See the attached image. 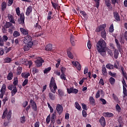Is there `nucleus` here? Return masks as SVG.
<instances>
[{
    "label": "nucleus",
    "instance_id": "obj_1",
    "mask_svg": "<svg viewBox=\"0 0 127 127\" xmlns=\"http://www.w3.org/2000/svg\"><path fill=\"white\" fill-rule=\"evenodd\" d=\"M97 50H98V52L100 53V55L101 56H105V48L106 47V43L105 41L103 39H100L98 43H97V45H96Z\"/></svg>",
    "mask_w": 127,
    "mask_h": 127
},
{
    "label": "nucleus",
    "instance_id": "obj_2",
    "mask_svg": "<svg viewBox=\"0 0 127 127\" xmlns=\"http://www.w3.org/2000/svg\"><path fill=\"white\" fill-rule=\"evenodd\" d=\"M120 67L122 72V75L124 76L122 80V84H123V94H124L123 98H125L127 97V89L125 87H127V84H126V81H125V79H124V78L127 80V74L124 72V67H123V66H120Z\"/></svg>",
    "mask_w": 127,
    "mask_h": 127
},
{
    "label": "nucleus",
    "instance_id": "obj_3",
    "mask_svg": "<svg viewBox=\"0 0 127 127\" xmlns=\"http://www.w3.org/2000/svg\"><path fill=\"white\" fill-rule=\"evenodd\" d=\"M15 13H16V15L19 16V18L17 19V22L18 24L23 25L24 24V14L22 12L20 13V10H19V7H17V8H15Z\"/></svg>",
    "mask_w": 127,
    "mask_h": 127
},
{
    "label": "nucleus",
    "instance_id": "obj_4",
    "mask_svg": "<svg viewBox=\"0 0 127 127\" xmlns=\"http://www.w3.org/2000/svg\"><path fill=\"white\" fill-rule=\"evenodd\" d=\"M115 43H116V47L117 49H114V52L113 54L114 55V59H118V56L119 55V52H121V45L119 43V41L117 39H115Z\"/></svg>",
    "mask_w": 127,
    "mask_h": 127
},
{
    "label": "nucleus",
    "instance_id": "obj_5",
    "mask_svg": "<svg viewBox=\"0 0 127 127\" xmlns=\"http://www.w3.org/2000/svg\"><path fill=\"white\" fill-rule=\"evenodd\" d=\"M49 87L50 88V90H51V92L55 94L56 91L58 88L57 86V84L55 82V78L54 77H52L51 79V82H50V84L49 85Z\"/></svg>",
    "mask_w": 127,
    "mask_h": 127
},
{
    "label": "nucleus",
    "instance_id": "obj_6",
    "mask_svg": "<svg viewBox=\"0 0 127 127\" xmlns=\"http://www.w3.org/2000/svg\"><path fill=\"white\" fill-rule=\"evenodd\" d=\"M23 43L25 44H33L32 42V37L30 35H27L23 38Z\"/></svg>",
    "mask_w": 127,
    "mask_h": 127
},
{
    "label": "nucleus",
    "instance_id": "obj_7",
    "mask_svg": "<svg viewBox=\"0 0 127 127\" xmlns=\"http://www.w3.org/2000/svg\"><path fill=\"white\" fill-rule=\"evenodd\" d=\"M30 103L31 104V105L30 106V108L32 109L33 111H37V105H36V103H35V102L33 101V100L31 99L30 100Z\"/></svg>",
    "mask_w": 127,
    "mask_h": 127
},
{
    "label": "nucleus",
    "instance_id": "obj_8",
    "mask_svg": "<svg viewBox=\"0 0 127 127\" xmlns=\"http://www.w3.org/2000/svg\"><path fill=\"white\" fill-rule=\"evenodd\" d=\"M56 110H57L58 114H59V115H62V113H63V111H64V108L63 107V106H62V105L58 104V105H57Z\"/></svg>",
    "mask_w": 127,
    "mask_h": 127
},
{
    "label": "nucleus",
    "instance_id": "obj_9",
    "mask_svg": "<svg viewBox=\"0 0 127 127\" xmlns=\"http://www.w3.org/2000/svg\"><path fill=\"white\" fill-rule=\"evenodd\" d=\"M11 114V111H9V112H7V110L4 111L3 113V115L2 116V119H4L6 117H7V119L8 120H9L10 119V115Z\"/></svg>",
    "mask_w": 127,
    "mask_h": 127
},
{
    "label": "nucleus",
    "instance_id": "obj_10",
    "mask_svg": "<svg viewBox=\"0 0 127 127\" xmlns=\"http://www.w3.org/2000/svg\"><path fill=\"white\" fill-rule=\"evenodd\" d=\"M5 91H6V85L5 84H3V85L2 86V88L0 90V92H1V93H0V98H3V97L4 96V94H5Z\"/></svg>",
    "mask_w": 127,
    "mask_h": 127
},
{
    "label": "nucleus",
    "instance_id": "obj_11",
    "mask_svg": "<svg viewBox=\"0 0 127 127\" xmlns=\"http://www.w3.org/2000/svg\"><path fill=\"white\" fill-rule=\"evenodd\" d=\"M67 93L68 94H77L78 93V90L76 89H74L73 87H70L69 88L67 89Z\"/></svg>",
    "mask_w": 127,
    "mask_h": 127
},
{
    "label": "nucleus",
    "instance_id": "obj_12",
    "mask_svg": "<svg viewBox=\"0 0 127 127\" xmlns=\"http://www.w3.org/2000/svg\"><path fill=\"white\" fill-rule=\"evenodd\" d=\"M105 27H106V24L100 25V26H99V28L96 29V32H100L101 31H105L104 29H105Z\"/></svg>",
    "mask_w": 127,
    "mask_h": 127
},
{
    "label": "nucleus",
    "instance_id": "obj_13",
    "mask_svg": "<svg viewBox=\"0 0 127 127\" xmlns=\"http://www.w3.org/2000/svg\"><path fill=\"white\" fill-rule=\"evenodd\" d=\"M26 45H24V47H23V50L24 52H27L29 51L30 48L32 47L33 46V44H26Z\"/></svg>",
    "mask_w": 127,
    "mask_h": 127
},
{
    "label": "nucleus",
    "instance_id": "obj_14",
    "mask_svg": "<svg viewBox=\"0 0 127 127\" xmlns=\"http://www.w3.org/2000/svg\"><path fill=\"white\" fill-rule=\"evenodd\" d=\"M51 3H52V6H53L55 10L58 9V10H60L61 6L59 5L58 3L54 2L53 1H51Z\"/></svg>",
    "mask_w": 127,
    "mask_h": 127
},
{
    "label": "nucleus",
    "instance_id": "obj_15",
    "mask_svg": "<svg viewBox=\"0 0 127 127\" xmlns=\"http://www.w3.org/2000/svg\"><path fill=\"white\" fill-rule=\"evenodd\" d=\"M72 64L75 66V67L77 68V69L78 71H80L81 70V65H80V64L78 62H72Z\"/></svg>",
    "mask_w": 127,
    "mask_h": 127
},
{
    "label": "nucleus",
    "instance_id": "obj_16",
    "mask_svg": "<svg viewBox=\"0 0 127 127\" xmlns=\"http://www.w3.org/2000/svg\"><path fill=\"white\" fill-rule=\"evenodd\" d=\"M113 16L114 17V18L115 19V20H116L117 21H120V17H119V14H118V12H117V11L113 12Z\"/></svg>",
    "mask_w": 127,
    "mask_h": 127
},
{
    "label": "nucleus",
    "instance_id": "obj_17",
    "mask_svg": "<svg viewBox=\"0 0 127 127\" xmlns=\"http://www.w3.org/2000/svg\"><path fill=\"white\" fill-rule=\"evenodd\" d=\"M50 120H51V122H52V124H55L56 122V112H54V113L52 114V116L50 117Z\"/></svg>",
    "mask_w": 127,
    "mask_h": 127
},
{
    "label": "nucleus",
    "instance_id": "obj_18",
    "mask_svg": "<svg viewBox=\"0 0 127 127\" xmlns=\"http://www.w3.org/2000/svg\"><path fill=\"white\" fill-rule=\"evenodd\" d=\"M76 42V40L75 39V37L73 35H71V36H70V44H71V46L73 47L75 46V43Z\"/></svg>",
    "mask_w": 127,
    "mask_h": 127
},
{
    "label": "nucleus",
    "instance_id": "obj_19",
    "mask_svg": "<svg viewBox=\"0 0 127 127\" xmlns=\"http://www.w3.org/2000/svg\"><path fill=\"white\" fill-rule=\"evenodd\" d=\"M100 124L101 127H105L106 123H105V119H104V117H100Z\"/></svg>",
    "mask_w": 127,
    "mask_h": 127
},
{
    "label": "nucleus",
    "instance_id": "obj_20",
    "mask_svg": "<svg viewBox=\"0 0 127 127\" xmlns=\"http://www.w3.org/2000/svg\"><path fill=\"white\" fill-rule=\"evenodd\" d=\"M19 30L20 31V32L22 34V35L24 36L27 35L28 34V30L27 29H25L23 28H19Z\"/></svg>",
    "mask_w": 127,
    "mask_h": 127
},
{
    "label": "nucleus",
    "instance_id": "obj_21",
    "mask_svg": "<svg viewBox=\"0 0 127 127\" xmlns=\"http://www.w3.org/2000/svg\"><path fill=\"white\" fill-rule=\"evenodd\" d=\"M32 12V7L31 6H28L26 9V15L28 16L30 15V13Z\"/></svg>",
    "mask_w": 127,
    "mask_h": 127
},
{
    "label": "nucleus",
    "instance_id": "obj_22",
    "mask_svg": "<svg viewBox=\"0 0 127 127\" xmlns=\"http://www.w3.org/2000/svg\"><path fill=\"white\" fill-rule=\"evenodd\" d=\"M100 95H104L103 90H98V91H97V93L96 94V98L98 99L100 98V97L101 96Z\"/></svg>",
    "mask_w": 127,
    "mask_h": 127
},
{
    "label": "nucleus",
    "instance_id": "obj_23",
    "mask_svg": "<svg viewBox=\"0 0 127 127\" xmlns=\"http://www.w3.org/2000/svg\"><path fill=\"white\" fill-rule=\"evenodd\" d=\"M35 63L36 64V65L37 67H40L42 66V64L44 63V60H37L35 61Z\"/></svg>",
    "mask_w": 127,
    "mask_h": 127
},
{
    "label": "nucleus",
    "instance_id": "obj_24",
    "mask_svg": "<svg viewBox=\"0 0 127 127\" xmlns=\"http://www.w3.org/2000/svg\"><path fill=\"white\" fill-rule=\"evenodd\" d=\"M103 116L105 118H111L114 116V115L112 113L106 112L103 113Z\"/></svg>",
    "mask_w": 127,
    "mask_h": 127
},
{
    "label": "nucleus",
    "instance_id": "obj_25",
    "mask_svg": "<svg viewBox=\"0 0 127 127\" xmlns=\"http://www.w3.org/2000/svg\"><path fill=\"white\" fill-rule=\"evenodd\" d=\"M34 29L37 31H40L42 29L41 25H40L38 23H36V24L34 25Z\"/></svg>",
    "mask_w": 127,
    "mask_h": 127
},
{
    "label": "nucleus",
    "instance_id": "obj_26",
    "mask_svg": "<svg viewBox=\"0 0 127 127\" xmlns=\"http://www.w3.org/2000/svg\"><path fill=\"white\" fill-rule=\"evenodd\" d=\"M7 4L6 2L4 1L2 2V4L1 5V8L2 11H5L6 10V8L7 7Z\"/></svg>",
    "mask_w": 127,
    "mask_h": 127
},
{
    "label": "nucleus",
    "instance_id": "obj_27",
    "mask_svg": "<svg viewBox=\"0 0 127 127\" xmlns=\"http://www.w3.org/2000/svg\"><path fill=\"white\" fill-rule=\"evenodd\" d=\"M52 49V45L51 44H49L46 46L45 50L46 51L51 52Z\"/></svg>",
    "mask_w": 127,
    "mask_h": 127
},
{
    "label": "nucleus",
    "instance_id": "obj_28",
    "mask_svg": "<svg viewBox=\"0 0 127 127\" xmlns=\"http://www.w3.org/2000/svg\"><path fill=\"white\" fill-rule=\"evenodd\" d=\"M49 98H50V99H51V100H53V101L56 99V96L55 94H53L52 93H49Z\"/></svg>",
    "mask_w": 127,
    "mask_h": 127
},
{
    "label": "nucleus",
    "instance_id": "obj_29",
    "mask_svg": "<svg viewBox=\"0 0 127 127\" xmlns=\"http://www.w3.org/2000/svg\"><path fill=\"white\" fill-rule=\"evenodd\" d=\"M106 67V68L109 69V70H111V69H113V65L111 64H106V65H105V67Z\"/></svg>",
    "mask_w": 127,
    "mask_h": 127
},
{
    "label": "nucleus",
    "instance_id": "obj_30",
    "mask_svg": "<svg viewBox=\"0 0 127 127\" xmlns=\"http://www.w3.org/2000/svg\"><path fill=\"white\" fill-rule=\"evenodd\" d=\"M8 19H9V20H10V22H11V23L14 24V20H13V17L9 14H8Z\"/></svg>",
    "mask_w": 127,
    "mask_h": 127
},
{
    "label": "nucleus",
    "instance_id": "obj_31",
    "mask_svg": "<svg viewBox=\"0 0 127 127\" xmlns=\"http://www.w3.org/2000/svg\"><path fill=\"white\" fill-rule=\"evenodd\" d=\"M12 36L14 38H17V37L20 36V34L19 33V32H17V31H14L12 33Z\"/></svg>",
    "mask_w": 127,
    "mask_h": 127
},
{
    "label": "nucleus",
    "instance_id": "obj_32",
    "mask_svg": "<svg viewBox=\"0 0 127 127\" xmlns=\"http://www.w3.org/2000/svg\"><path fill=\"white\" fill-rule=\"evenodd\" d=\"M71 49L72 48H69L68 49H67V55L68 56V58L73 59V56L72 55L71 52H70V51H71Z\"/></svg>",
    "mask_w": 127,
    "mask_h": 127
},
{
    "label": "nucleus",
    "instance_id": "obj_33",
    "mask_svg": "<svg viewBox=\"0 0 127 127\" xmlns=\"http://www.w3.org/2000/svg\"><path fill=\"white\" fill-rule=\"evenodd\" d=\"M11 25H12V24H11V23L7 22H6V23H5V25H4L3 28H9V27H10Z\"/></svg>",
    "mask_w": 127,
    "mask_h": 127
},
{
    "label": "nucleus",
    "instance_id": "obj_34",
    "mask_svg": "<svg viewBox=\"0 0 127 127\" xmlns=\"http://www.w3.org/2000/svg\"><path fill=\"white\" fill-rule=\"evenodd\" d=\"M19 121L20 122V124H24L26 122L25 116H23L20 117L19 119Z\"/></svg>",
    "mask_w": 127,
    "mask_h": 127
},
{
    "label": "nucleus",
    "instance_id": "obj_35",
    "mask_svg": "<svg viewBox=\"0 0 127 127\" xmlns=\"http://www.w3.org/2000/svg\"><path fill=\"white\" fill-rule=\"evenodd\" d=\"M95 1L96 4H95V7H97V8H99L100 6V1L101 0H92Z\"/></svg>",
    "mask_w": 127,
    "mask_h": 127
},
{
    "label": "nucleus",
    "instance_id": "obj_36",
    "mask_svg": "<svg viewBox=\"0 0 127 127\" xmlns=\"http://www.w3.org/2000/svg\"><path fill=\"white\" fill-rule=\"evenodd\" d=\"M101 37H102L104 40H106V32L105 31L103 30L101 31Z\"/></svg>",
    "mask_w": 127,
    "mask_h": 127
},
{
    "label": "nucleus",
    "instance_id": "obj_37",
    "mask_svg": "<svg viewBox=\"0 0 127 127\" xmlns=\"http://www.w3.org/2000/svg\"><path fill=\"white\" fill-rule=\"evenodd\" d=\"M10 62H11V58L7 57V58L4 59V63L9 64Z\"/></svg>",
    "mask_w": 127,
    "mask_h": 127
},
{
    "label": "nucleus",
    "instance_id": "obj_38",
    "mask_svg": "<svg viewBox=\"0 0 127 127\" xmlns=\"http://www.w3.org/2000/svg\"><path fill=\"white\" fill-rule=\"evenodd\" d=\"M12 72H10L9 74H8V76H7V80H11L12 79Z\"/></svg>",
    "mask_w": 127,
    "mask_h": 127
},
{
    "label": "nucleus",
    "instance_id": "obj_39",
    "mask_svg": "<svg viewBox=\"0 0 127 127\" xmlns=\"http://www.w3.org/2000/svg\"><path fill=\"white\" fill-rule=\"evenodd\" d=\"M18 83V80H17V77L13 78V82L12 83L13 85L12 86H17Z\"/></svg>",
    "mask_w": 127,
    "mask_h": 127
},
{
    "label": "nucleus",
    "instance_id": "obj_40",
    "mask_svg": "<svg viewBox=\"0 0 127 127\" xmlns=\"http://www.w3.org/2000/svg\"><path fill=\"white\" fill-rule=\"evenodd\" d=\"M114 31L113 24L110 25V26H109V28L108 29V31L110 33H113Z\"/></svg>",
    "mask_w": 127,
    "mask_h": 127
},
{
    "label": "nucleus",
    "instance_id": "obj_41",
    "mask_svg": "<svg viewBox=\"0 0 127 127\" xmlns=\"http://www.w3.org/2000/svg\"><path fill=\"white\" fill-rule=\"evenodd\" d=\"M15 86L16 85H10V86H8V90H12L16 89V86Z\"/></svg>",
    "mask_w": 127,
    "mask_h": 127
},
{
    "label": "nucleus",
    "instance_id": "obj_42",
    "mask_svg": "<svg viewBox=\"0 0 127 127\" xmlns=\"http://www.w3.org/2000/svg\"><path fill=\"white\" fill-rule=\"evenodd\" d=\"M105 5H106V7H109L110 5H111L110 0H105Z\"/></svg>",
    "mask_w": 127,
    "mask_h": 127
},
{
    "label": "nucleus",
    "instance_id": "obj_43",
    "mask_svg": "<svg viewBox=\"0 0 127 127\" xmlns=\"http://www.w3.org/2000/svg\"><path fill=\"white\" fill-rule=\"evenodd\" d=\"M109 83H110V84L113 85L115 83V79L113 78V77H110L109 78Z\"/></svg>",
    "mask_w": 127,
    "mask_h": 127
},
{
    "label": "nucleus",
    "instance_id": "obj_44",
    "mask_svg": "<svg viewBox=\"0 0 127 127\" xmlns=\"http://www.w3.org/2000/svg\"><path fill=\"white\" fill-rule=\"evenodd\" d=\"M51 67L45 68V69L44 70V74H47L48 73H49V72H50V71H51Z\"/></svg>",
    "mask_w": 127,
    "mask_h": 127
},
{
    "label": "nucleus",
    "instance_id": "obj_45",
    "mask_svg": "<svg viewBox=\"0 0 127 127\" xmlns=\"http://www.w3.org/2000/svg\"><path fill=\"white\" fill-rule=\"evenodd\" d=\"M90 103H91V105L92 106L95 105V99L93 97H90Z\"/></svg>",
    "mask_w": 127,
    "mask_h": 127
},
{
    "label": "nucleus",
    "instance_id": "obj_46",
    "mask_svg": "<svg viewBox=\"0 0 127 127\" xmlns=\"http://www.w3.org/2000/svg\"><path fill=\"white\" fill-rule=\"evenodd\" d=\"M39 72V70H38V69L36 68H33L32 69V74H33V75H35V74L38 73Z\"/></svg>",
    "mask_w": 127,
    "mask_h": 127
},
{
    "label": "nucleus",
    "instance_id": "obj_47",
    "mask_svg": "<svg viewBox=\"0 0 127 127\" xmlns=\"http://www.w3.org/2000/svg\"><path fill=\"white\" fill-rule=\"evenodd\" d=\"M10 93L11 94V97L14 96V95H15L16 92H17V89H12Z\"/></svg>",
    "mask_w": 127,
    "mask_h": 127
},
{
    "label": "nucleus",
    "instance_id": "obj_48",
    "mask_svg": "<svg viewBox=\"0 0 127 127\" xmlns=\"http://www.w3.org/2000/svg\"><path fill=\"white\" fill-rule=\"evenodd\" d=\"M82 116L83 118L87 117V110H82Z\"/></svg>",
    "mask_w": 127,
    "mask_h": 127
},
{
    "label": "nucleus",
    "instance_id": "obj_49",
    "mask_svg": "<svg viewBox=\"0 0 127 127\" xmlns=\"http://www.w3.org/2000/svg\"><path fill=\"white\" fill-rule=\"evenodd\" d=\"M60 77L62 80H66V77H65V74L64 73H62Z\"/></svg>",
    "mask_w": 127,
    "mask_h": 127
},
{
    "label": "nucleus",
    "instance_id": "obj_50",
    "mask_svg": "<svg viewBox=\"0 0 127 127\" xmlns=\"http://www.w3.org/2000/svg\"><path fill=\"white\" fill-rule=\"evenodd\" d=\"M52 11H49V12L48 13V17H47V20H51V17H52Z\"/></svg>",
    "mask_w": 127,
    "mask_h": 127
},
{
    "label": "nucleus",
    "instance_id": "obj_51",
    "mask_svg": "<svg viewBox=\"0 0 127 127\" xmlns=\"http://www.w3.org/2000/svg\"><path fill=\"white\" fill-rule=\"evenodd\" d=\"M4 42L5 41L2 39V37L0 36V47L4 46Z\"/></svg>",
    "mask_w": 127,
    "mask_h": 127
},
{
    "label": "nucleus",
    "instance_id": "obj_52",
    "mask_svg": "<svg viewBox=\"0 0 127 127\" xmlns=\"http://www.w3.org/2000/svg\"><path fill=\"white\" fill-rule=\"evenodd\" d=\"M115 109L116 110V111L118 112H120V111H121V108L119 104L116 105V106H115Z\"/></svg>",
    "mask_w": 127,
    "mask_h": 127
},
{
    "label": "nucleus",
    "instance_id": "obj_53",
    "mask_svg": "<svg viewBox=\"0 0 127 127\" xmlns=\"http://www.w3.org/2000/svg\"><path fill=\"white\" fill-rule=\"evenodd\" d=\"M21 70H22L21 67H17V72H16V75H20V74H21Z\"/></svg>",
    "mask_w": 127,
    "mask_h": 127
},
{
    "label": "nucleus",
    "instance_id": "obj_54",
    "mask_svg": "<svg viewBox=\"0 0 127 127\" xmlns=\"http://www.w3.org/2000/svg\"><path fill=\"white\" fill-rule=\"evenodd\" d=\"M102 74H103V75H106L107 74V72L106 71V68H105V67H102Z\"/></svg>",
    "mask_w": 127,
    "mask_h": 127
},
{
    "label": "nucleus",
    "instance_id": "obj_55",
    "mask_svg": "<svg viewBox=\"0 0 127 127\" xmlns=\"http://www.w3.org/2000/svg\"><path fill=\"white\" fill-rule=\"evenodd\" d=\"M75 108L78 110H80L81 109V107L77 102H75Z\"/></svg>",
    "mask_w": 127,
    "mask_h": 127
},
{
    "label": "nucleus",
    "instance_id": "obj_56",
    "mask_svg": "<svg viewBox=\"0 0 127 127\" xmlns=\"http://www.w3.org/2000/svg\"><path fill=\"white\" fill-rule=\"evenodd\" d=\"M59 96L63 97L64 95V91H62L61 89H59Z\"/></svg>",
    "mask_w": 127,
    "mask_h": 127
},
{
    "label": "nucleus",
    "instance_id": "obj_57",
    "mask_svg": "<svg viewBox=\"0 0 127 127\" xmlns=\"http://www.w3.org/2000/svg\"><path fill=\"white\" fill-rule=\"evenodd\" d=\"M108 74L114 78L116 76V73L115 72L112 73L111 71H109L108 72Z\"/></svg>",
    "mask_w": 127,
    "mask_h": 127
},
{
    "label": "nucleus",
    "instance_id": "obj_58",
    "mask_svg": "<svg viewBox=\"0 0 127 127\" xmlns=\"http://www.w3.org/2000/svg\"><path fill=\"white\" fill-rule=\"evenodd\" d=\"M110 2H111V4H113L114 6H115L116 3H117V4L119 3L118 0H111Z\"/></svg>",
    "mask_w": 127,
    "mask_h": 127
},
{
    "label": "nucleus",
    "instance_id": "obj_59",
    "mask_svg": "<svg viewBox=\"0 0 127 127\" xmlns=\"http://www.w3.org/2000/svg\"><path fill=\"white\" fill-rule=\"evenodd\" d=\"M112 97H113V99H114V101L116 102H118V101L119 100L118 99V97H117V96H116V95H115L114 93L112 94Z\"/></svg>",
    "mask_w": 127,
    "mask_h": 127
},
{
    "label": "nucleus",
    "instance_id": "obj_60",
    "mask_svg": "<svg viewBox=\"0 0 127 127\" xmlns=\"http://www.w3.org/2000/svg\"><path fill=\"white\" fill-rule=\"evenodd\" d=\"M28 83V79H24V81H23V82H22V87H24L25 86H26Z\"/></svg>",
    "mask_w": 127,
    "mask_h": 127
},
{
    "label": "nucleus",
    "instance_id": "obj_61",
    "mask_svg": "<svg viewBox=\"0 0 127 127\" xmlns=\"http://www.w3.org/2000/svg\"><path fill=\"white\" fill-rule=\"evenodd\" d=\"M30 76V73H26V74H25V75L22 76L21 77H22V78H24V79H25V80H26V79H28V77Z\"/></svg>",
    "mask_w": 127,
    "mask_h": 127
},
{
    "label": "nucleus",
    "instance_id": "obj_62",
    "mask_svg": "<svg viewBox=\"0 0 127 127\" xmlns=\"http://www.w3.org/2000/svg\"><path fill=\"white\" fill-rule=\"evenodd\" d=\"M100 102H101V103H102V105H104L106 104V101L105 100V99L103 98H100Z\"/></svg>",
    "mask_w": 127,
    "mask_h": 127
},
{
    "label": "nucleus",
    "instance_id": "obj_63",
    "mask_svg": "<svg viewBox=\"0 0 127 127\" xmlns=\"http://www.w3.org/2000/svg\"><path fill=\"white\" fill-rule=\"evenodd\" d=\"M2 39L3 40V41H5V42H6L7 41V39H8V38H7V36L4 35V36H3Z\"/></svg>",
    "mask_w": 127,
    "mask_h": 127
},
{
    "label": "nucleus",
    "instance_id": "obj_64",
    "mask_svg": "<svg viewBox=\"0 0 127 127\" xmlns=\"http://www.w3.org/2000/svg\"><path fill=\"white\" fill-rule=\"evenodd\" d=\"M13 2V0H8V3H7V5L10 6V5H11V4H12Z\"/></svg>",
    "mask_w": 127,
    "mask_h": 127
}]
</instances>
